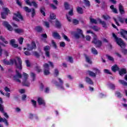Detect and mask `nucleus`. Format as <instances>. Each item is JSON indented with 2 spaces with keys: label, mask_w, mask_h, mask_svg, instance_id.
I'll use <instances>...</instances> for the list:
<instances>
[{
  "label": "nucleus",
  "mask_w": 127,
  "mask_h": 127,
  "mask_svg": "<svg viewBox=\"0 0 127 127\" xmlns=\"http://www.w3.org/2000/svg\"><path fill=\"white\" fill-rule=\"evenodd\" d=\"M112 35L114 38H115L117 44H118L120 47L123 48L126 47V46H127L125 42H124V41H123V40H122L121 38H118V37H117V35L115 34V33H113Z\"/></svg>",
  "instance_id": "f03ea898"
},
{
  "label": "nucleus",
  "mask_w": 127,
  "mask_h": 127,
  "mask_svg": "<svg viewBox=\"0 0 127 127\" xmlns=\"http://www.w3.org/2000/svg\"><path fill=\"white\" fill-rule=\"evenodd\" d=\"M77 11L78 13L82 14L83 13V9L81 7H78L77 8Z\"/></svg>",
  "instance_id": "f704fd0d"
},
{
  "label": "nucleus",
  "mask_w": 127,
  "mask_h": 127,
  "mask_svg": "<svg viewBox=\"0 0 127 127\" xmlns=\"http://www.w3.org/2000/svg\"><path fill=\"white\" fill-rule=\"evenodd\" d=\"M97 20L100 22V23H101V24H102L103 27H104V28H107V27H108V26H107V24L106 23V22L102 21L101 19H98Z\"/></svg>",
  "instance_id": "dca6fc26"
},
{
  "label": "nucleus",
  "mask_w": 127,
  "mask_h": 127,
  "mask_svg": "<svg viewBox=\"0 0 127 127\" xmlns=\"http://www.w3.org/2000/svg\"><path fill=\"white\" fill-rule=\"evenodd\" d=\"M90 21L91 23H95V24H96V23H98L97 21H96V19L93 18H90Z\"/></svg>",
  "instance_id": "e433bc0d"
},
{
  "label": "nucleus",
  "mask_w": 127,
  "mask_h": 127,
  "mask_svg": "<svg viewBox=\"0 0 127 127\" xmlns=\"http://www.w3.org/2000/svg\"><path fill=\"white\" fill-rule=\"evenodd\" d=\"M30 76L33 78V81H35V73L33 72L30 73Z\"/></svg>",
  "instance_id": "79ce46f5"
},
{
  "label": "nucleus",
  "mask_w": 127,
  "mask_h": 127,
  "mask_svg": "<svg viewBox=\"0 0 127 127\" xmlns=\"http://www.w3.org/2000/svg\"><path fill=\"white\" fill-rule=\"evenodd\" d=\"M36 30L38 31V32H40V31H42V28L41 27L38 26L36 28Z\"/></svg>",
  "instance_id": "37998d69"
},
{
  "label": "nucleus",
  "mask_w": 127,
  "mask_h": 127,
  "mask_svg": "<svg viewBox=\"0 0 127 127\" xmlns=\"http://www.w3.org/2000/svg\"><path fill=\"white\" fill-rule=\"evenodd\" d=\"M0 40L3 41V42L5 43V44H7V43H8L7 41H5V39H4V38L2 36H0Z\"/></svg>",
  "instance_id": "c9c22d12"
},
{
  "label": "nucleus",
  "mask_w": 127,
  "mask_h": 127,
  "mask_svg": "<svg viewBox=\"0 0 127 127\" xmlns=\"http://www.w3.org/2000/svg\"><path fill=\"white\" fill-rule=\"evenodd\" d=\"M93 71H94L96 74L100 73V70L96 68H93Z\"/></svg>",
  "instance_id": "4d7b16f0"
},
{
  "label": "nucleus",
  "mask_w": 127,
  "mask_h": 127,
  "mask_svg": "<svg viewBox=\"0 0 127 127\" xmlns=\"http://www.w3.org/2000/svg\"><path fill=\"white\" fill-rule=\"evenodd\" d=\"M58 81L55 82L56 86H57L58 89H61L62 90H64V87H63V80L60 78L58 79Z\"/></svg>",
  "instance_id": "20e7f679"
},
{
  "label": "nucleus",
  "mask_w": 127,
  "mask_h": 127,
  "mask_svg": "<svg viewBox=\"0 0 127 127\" xmlns=\"http://www.w3.org/2000/svg\"><path fill=\"white\" fill-rule=\"evenodd\" d=\"M2 113H3V116L5 117V118H6V119H8L9 117L6 113H5L4 111H3V112Z\"/></svg>",
  "instance_id": "bf43d9fd"
},
{
  "label": "nucleus",
  "mask_w": 127,
  "mask_h": 127,
  "mask_svg": "<svg viewBox=\"0 0 127 127\" xmlns=\"http://www.w3.org/2000/svg\"><path fill=\"white\" fill-rule=\"evenodd\" d=\"M38 104L40 105H45V102H44V100H43V99H42V98L39 97L38 98Z\"/></svg>",
  "instance_id": "f3484780"
},
{
  "label": "nucleus",
  "mask_w": 127,
  "mask_h": 127,
  "mask_svg": "<svg viewBox=\"0 0 127 127\" xmlns=\"http://www.w3.org/2000/svg\"><path fill=\"white\" fill-rule=\"evenodd\" d=\"M25 2L28 5H30V6H31V5H33L35 7V8H37L38 7V4H37V3L35 2V1H33L31 2H29V0H25Z\"/></svg>",
  "instance_id": "9d476101"
},
{
  "label": "nucleus",
  "mask_w": 127,
  "mask_h": 127,
  "mask_svg": "<svg viewBox=\"0 0 127 127\" xmlns=\"http://www.w3.org/2000/svg\"><path fill=\"white\" fill-rule=\"evenodd\" d=\"M59 74V71H58V69H56L55 70V72H54L55 76H58Z\"/></svg>",
  "instance_id": "3c124183"
},
{
  "label": "nucleus",
  "mask_w": 127,
  "mask_h": 127,
  "mask_svg": "<svg viewBox=\"0 0 127 127\" xmlns=\"http://www.w3.org/2000/svg\"><path fill=\"white\" fill-rule=\"evenodd\" d=\"M40 12H41V13L42 14H43V15L44 16H45L46 15V14H45V8H44V7L41 8Z\"/></svg>",
  "instance_id": "cd10ccee"
},
{
  "label": "nucleus",
  "mask_w": 127,
  "mask_h": 127,
  "mask_svg": "<svg viewBox=\"0 0 127 127\" xmlns=\"http://www.w3.org/2000/svg\"><path fill=\"white\" fill-rule=\"evenodd\" d=\"M19 19H21L22 20L23 19L22 16H21V14H20V13H19V12L15 13L13 17V20H15V21H19Z\"/></svg>",
  "instance_id": "39448f33"
},
{
  "label": "nucleus",
  "mask_w": 127,
  "mask_h": 127,
  "mask_svg": "<svg viewBox=\"0 0 127 127\" xmlns=\"http://www.w3.org/2000/svg\"><path fill=\"white\" fill-rule=\"evenodd\" d=\"M44 49L45 52H49V50H50V47H49V46H46L44 47Z\"/></svg>",
  "instance_id": "58836bf2"
},
{
  "label": "nucleus",
  "mask_w": 127,
  "mask_h": 127,
  "mask_svg": "<svg viewBox=\"0 0 127 127\" xmlns=\"http://www.w3.org/2000/svg\"><path fill=\"white\" fill-rule=\"evenodd\" d=\"M88 74L89 75V76H91V77H96L97 74L96 73H94L93 71H88Z\"/></svg>",
  "instance_id": "a878e982"
},
{
  "label": "nucleus",
  "mask_w": 127,
  "mask_h": 127,
  "mask_svg": "<svg viewBox=\"0 0 127 127\" xmlns=\"http://www.w3.org/2000/svg\"><path fill=\"white\" fill-rule=\"evenodd\" d=\"M91 36L87 35L85 36V39L87 41H91Z\"/></svg>",
  "instance_id": "8fccbe9b"
},
{
  "label": "nucleus",
  "mask_w": 127,
  "mask_h": 127,
  "mask_svg": "<svg viewBox=\"0 0 127 127\" xmlns=\"http://www.w3.org/2000/svg\"><path fill=\"white\" fill-rule=\"evenodd\" d=\"M56 26L58 28H60V27H61V24H60V22H59V21H57L56 22Z\"/></svg>",
  "instance_id": "ea45409f"
},
{
  "label": "nucleus",
  "mask_w": 127,
  "mask_h": 127,
  "mask_svg": "<svg viewBox=\"0 0 127 127\" xmlns=\"http://www.w3.org/2000/svg\"><path fill=\"white\" fill-rule=\"evenodd\" d=\"M92 29L93 30H95V31H99V30H100V28L94 26L92 27Z\"/></svg>",
  "instance_id": "c03bdc74"
},
{
  "label": "nucleus",
  "mask_w": 127,
  "mask_h": 127,
  "mask_svg": "<svg viewBox=\"0 0 127 127\" xmlns=\"http://www.w3.org/2000/svg\"><path fill=\"white\" fill-rule=\"evenodd\" d=\"M80 34H78L77 33H76L75 34H74V37L75 38H76V39H79V38H80Z\"/></svg>",
  "instance_id": "49530a36"
},
{
  "label": "nucleus",
  "mask_w": 127,
  "mask_h": 127,
  "mask_svg": "<svg viewBox=\"0 0 127 127\" xmlns=\"http://www.w3.org/2000/svg\"><path fill=\"white\" fill-rule=\"evenodd\" d=\"M84 1L85 4H86V5H87V6H90V2L89 1V0H84Z\"/></svg>",
  "instance_id": "13d9d810"
},
{
  "label": "nucleus",
  "mask_w": 127,
  "mask_h": 127,
  "mask_svg": "<svg viewBox=\"0 0 127 127\" xmlns=\"http://www.w3.org/2000/svg\"><path fill=\"white\" fill-rule=\"evenodd\" d=\"M85 56L86 62L89 64H92V61L90 59V58H89V57H88L87 55H85Z\"/></svg>",
  "instance_id": "c85d7f7f"
},
{
  "label": "nucleus",
  "mask_w": 127,
  "mask_h": 127,
  "mask_svg": "<svg viewBox=\"0 0 127 127\" xmlns=\"http://www.w3.org/2000/svg\"><path fill=\"white\" fill-rule=\"evenodd\" d=\"M52 43L53 47L55 48H56V49L57 48V46L56 45V43H55V42H54V41H52Z\"/></svg>",
  "instance_id": "0e129e2a"
},
{
  "label": "nucleus",
  "mask_w": 127,
  "mask_h": 127,
  "mask_svg": "<svg viewBox=\"0 0 127 127\" xmlns=\"http://www.w3.org/2000/svg\"><path fill=\"white\" fill-rule=\"evenodd\" d=\"M111 69L113 72H117L119 70V66L115 64L112 67Z\"/></svg>",
  "instance_id": "5701e85b"
},
{
  "label": "nucleus",
  "mask_w": 127,
  "mask_h": 127,
  "mask_svg": "<svg viewBox=\"0 0 127 127\" xmlns=\"http://www.w3.org/2000/svg\"><path fill=\"white\" fill-rule=\"evenodd\" d=\"M119 74L120 76H124L125 74H127V69L125 68H122L119 70Z\"/></svg>",
  "instance_id": "6ab92c4d"
},
{
  "label": "nucleus",
  "mask_w": 127,
  "mask_h": 127,
  "mask_svg": "<svg viewBox=\"0 0 127 127\" xmlns=\"http://www.w3.org/2000/svg\"><path fill=\"white\" fill-rule=\"evenodd\" d=\"M86 82H87V83L88 84H90V85H93V84H94L92 79L89 77L86 78Z\"/></svg>",
  "instance_id": "393cba45"
},
{
  "label": "nucleus",
  "mask_w": 127,
  "mask_h": 127,
  "mask_svg": "<svg viewBox=\"0 0 127 127\" xmlns=\"http://www.w3.org/2000/svg\"><path fill=\"white\" fill-rule=\"evenodd\" d=\"M2 25L4 26V27H6L8 29V30H9V31H11L12 30V27L8 24V22L6 21H3L2 22Z\"/></svg>",
  "instance_id": "9b49d317"
},
{
  "label": "nucleus",
  "mask_w": 127,
  "mask_h": 127,
  "mask_svg": "<svg viewBox=\"0 0 127 127\" xmlns=\"http://www.w3.org/2000/svg\"><path fill=\"white\" fill-rule=\"evenodd\" d=\"M4 90L5 91V92H10V89H9V88H8L7 87H5L4 88Z\"/></svg>",
  "instance_id": "338daca9"
},
{
  "label": "nucleus",
  "mask_w": 127,
  "mask_h": 127,
  "mask_svg": "<svg viewBox=\"0 0 127 127\" xmlns=\"http://www.w3.org/2000/svg\"><path fill=\"white\" fill-rule=\"evenodd\" d=\"M61 47H65V42H62L60 43Z\"/></svg>",
  "instance_id": "e2e57ef3"
},
{
  "label": "nucleus",
  "mask_w": 127,
  "mask_h": 127,
  "mask_svg": "<svg viewBox=\"0 0 127 127\" xmlns=\"http://www.w3.org/2000/svg\"><path fill=\"white\" fill-rule=\"evenodd\" d=\"M33 55L36 57H39V54L37 52H34L33 53Z\"/></svg>",
  "instance_id": "6e6d98bb"
},
{
  "label": "nucleus",
  "mask_w": 127,
  "mask_h": 127,
  "mask_svg": "<svg viewBox=\"0 0 127 127\" xmlns=\"http://www.w3.org/2000/svg\"><path fill=\"white\" fill-rule=\"evenodd\" d=\"M16 60L19 62V64H16V75L13 77V79L17 83H21V81H20V79H19L21 78L23 85H24V86L28 87V86L30 85L29 81H28V74H27L26 73L23 72V75H22L21 74L18 72V71H20L22 69V65H21L22 62H21V59L18 57H17L16 58Z\"/></svg>",
  "instance_id": "f257e3e1"
},
{
  "label": "nucleus",
  "mask_w": 127,
  "mask_h": 127,
  "mask_svg": "<svg viewBox=\"0 0 127 127\" xmlns=\"http://www.w3.org/2000/svg\"><path fill=\"white\" fill-rule=\"evenodd\" d=\"M92 36L93 37V39L92 42V43L95 44L96 47H101L102 46V41L98 39L97 38V35L95 34H93Z\"/></svg>",
  "instance_id": "7ed1b4c3"
},
{
  "label": "nucleus",
  "mask_w": 127,
  "mask_h": 127,
  "mask_svg": "<svg viewBox=\"0 0 127 127\" xmlns=\"http://www.w3.org/2000/svg\"><path fill=\"white\" fill-rule=\"evenodd\" d=\"M52 35L53 37L56 39H61V36H60V35H59V33H58L57 32H53L52 33Z\"/></svg>",
  "instance_id": "4468645a"
},
{
  "label": "nucleus",
  "mask_w": 127,
  "mask_h": 127,
  "mask_svg": "<svg viewBox=\"0 0 127 127\" xmlns=\"http://www.w3.org/2000/svg\"><path fill=\"white\" fill-rule=\"evenodd\" d=\"M43 25L44 26H46V27H47V28H49V27H50V24H49V22L47 21H44Z\"/></svg>",
  "instance_id": "c756f323"
},
{
  "label": "nucleus",
  "mask_w": 127,
  "mask_h": 127,
  "mask_svg": "<svg viewBox=\"0 0 127 127\" xmlns=\"http://www.w3.org/2000/svg\"><path fill=\"white\" fill-rule=\"evenodd\" d=\"M76 31V33L80 34L82 38H85V35L83 34V31L82 30L80 29H77Z\"/></svg>",
  "instance_id": "a211bd4d"
},
{
  "label": "nucleus",
  "mask_w": 127,
  "mask_h": 127,
  "mask_svg": "<svg viewBox=\"0 0 127 127\" xmlns=\"http://www.w3.org/2000/svg\"><path fill=\"white\" fill-rule=\"evenodd\" d=\"M63 37L65 40H66V41L69 42L70 39L68 38V37H67V36L65 35L64 34H63Z\"/></svg>",
  "instance_id": "4c0bfd02"
},
{
  "label": "nucleus",
  "mask_w": 127,
  "mask_h": 127,
  "mask_svg": "<svg viewBox=\"0 0 127 127\" xmlns=\"http://www.w3.org/2000/svg\"><path fill=\"white\" fill-rule=\"evenodd\" d=\"M23 38L22 37H21V38H19L18 39V42H19V43L21 45L22 44L23 42Z\"/></svg>",
  "instance_id": "a18cd8bd"
},
{
  "label": "nucleus",
  "mask_w": 127,
  "mask_h": 127,
  "mask_svg": "<svg viewBox=\"0 0 127 127\" xmlns=\"http://www.w3.org/2000/svg\"><path fill=\"white\" fill-rule=\"evenodd\" d=\"M110 8L113 12L114 13H118V10L115 8L114 5H112L110 6Z\"/></svg>",
  "instance_id": "b1692460"
},
{
  "label": "nucleus",
  "mask_w": 127,
  "mask_h": 127,
  "mask_svg": "<svg viewBox=\"0 0 127 127\" xmlns=\"http://www.w3.org/2000/svg\"><path fill=\"white\" fill-rule=\"evenodd\" d=\"M106 57H107L108 59L110 61H112V62H114V61H115L114 58H113V57H112L109 55H107Z\"/></svg>",
  "instance_id": "473e14b6"
},
{
  "label": "nucleus",
  "mask_w": 127,
  "mask_h": 127,
  "mask_svg": "<svg viewBox=\"0 0 127 127\" xmlns=\"http://www.w3.org/2000/svg\"><path fill=\"white\" fill-rule=\"evenodd\" d=\"M104 73H106V74H110V75L112 74L111 71L109 70V69H104Z\"/></svg>",
  "instance_id": "864d4df0"
},
{
  "label": "nucleus",
  "mask_w": 127,
  "mask_h": 127,
  "mask_svg": "<svg viewBox=\"0 0 127 127\" xmlns=\"http://www.w3.org/2000/svg\"><path fill=\"white\" fill-rule=\"evenodd\" d=\"M64 7L65 9H69V4L67 2H64Z\"/></svg>",
  "instance_id": "de8ad7c7"
},
{
  "label": "nucleus",
  "mask_w": 127,
  "mask_h": 127,
  "mask_svg": "<svg viewBox=\"0 0 127 127\" xmlns=\"http://www.w3.org/2000/svg\"><path fill=\"white\" fill-rule=\"evenodd\" d=\"M119 82L120 84L123 85V86H127V82L125 81V80H119Z\"/></svg>",
  "instance_id": "2f4dec72"
},
{
  "label": "nucleus",
  "mask_w": 127,
  "mask_h": 127,
  "mask_svg": "<svg viewBox=\"0 0 127 127\" xmlns=\"http://www.w3.org/2000/svg\"><path fill=\"white\" fill-rule=\"evenodd\" d=\"M23 8L25 11H26V12H31L32 17H33V16L35 15V10L34 9V8H32L30 9L29 8V7L27 6H25Z\"/></svg>",
  "instance_id": "423d86ee"
},
{
  "label": "nucleus",
  "mask_w": 127,
  "mask_h": 127,
  "mask_svg": "<svg viewBox=\"0 0 127 127\" xmlns=\"http://www.w3.org/2000/svg\"><path fill=\"white\" fill-rule=\"evenodd\" d=\"M44 73L45 75H49L50 72L49 71V65L47 64H45L43 65Z\"/></svg>",
  "instance_id": "1a4fd4ad"
},
{
  "label": "nucleus",
  "mask_w": 127,
  "mask_h": 127,
  "mask_svg": "<svg viewBox=\"0 0 127 127\" xmlns=\"http://www.w3.org/2000/svg\"><path fill=\"white\" fill-rule=\"evenodd\" d=\"M3 10L4 12H2L1 14L2 18L4 19L5 18V16L7 15V13L9 11V10L7 8H4Z\"/></svg>",
  "instance_id": "ddd939ff"
},
{
  "label": "nucleus",
  "mask_w": 127,
  "mask_h": 127,
  "mask_svg": "<svg viewBox=\"0 0 127 127\" xmlns=\"http://www.w3.org/2000/svg\"><path fill=\"white\" fill-rule=\"evenodd\" d=\"M119 8L120 11V13L121 14H124V13H125V10H124V7L123 6V5H122L121 3L119 4Z\"/></svg>",
  "instance_id": "aec40b11"
},
{
  "label": "nucleus",
  "mask_w": 127,
  "mask_h": 127,
  "mask_svg": "<svg viewBox=\"0 0 127 127\" xmlns=\"http://www.w3.org/2000/svg\"><path fill=\"white\" fill-rule=\"evenodd\" d=\"M122 52H123V53H124V54H127V50L125 49H122Z\"/></svg>",
  "instance_id": "774afa93"
},
{
  "label": "nucleus",
  "mask_w": 127,
  "mask_h": 127,
  "mask_svg": "<svg viewBox=\"0 0 127 127\" xmlns=\"http://www.w3.org/2000/svg\"><path fill=\"white\" fill-rule=\"evenodd\" d=\"M72 23L73 24H75V25H76V24H79V21L76 19H74L72 20Z\"/></svg>",
  "instance_id": "a19ab883"
},
{
  "label": "nucleus",
  "mask_w": 127,
  "mask_h": 127,
  "mask_svg": "<svg viewBox=\"0 0 127 127\" xmlns=\"http://www.w3.org/2000/svg\"><path fill=\"white\" fill-rule=\"evenodd\" d=\"M36 71H37V72H41V71H42V70L41 69H40V66H37L36 67Z\"/></svg>",
  "instance_id": "09e8293b"
},
{
  "label": "nucleus",
  "mask_w": 127,
  "mask_h": 127,
  "mask_svg": "<svg viewBox=\"0 0 127 127\" xmlns=\"http://www.w3.org/2000/svg\"><path fill=\"white\" fill-rule=\"evenodd\" d=\"M18 62V63H17ZM16 62V60H11L9 62H7L6 60H3V63L4 64H5L6 65H11V64H13V63H15V66H16V64H19V62L18 61Z\"/></svg>",
  "instance_id": "6e6552de"
},
{
  "label": "nucleus",
  "mask_w": 127,
  "mask_h": 127,
  "mask_svg": "<svg viewBox=\"0 0 127 127\" xmlns=\"http://www.w3.org/2000/svg\"><path fill=\"white\" fill-rule=\"evenodd\" d=\"M116 95H117L118 98H121V97H122V94H121V93L119 91L116 92Z\"/></svg>",
  "instance_id": "5fc2aeb1"
},
{
  "label": "nucleus",
  "mask_w": 127,
  "mask_h": 127,
  "mask_svg": "<svg viewBox=\"0 0 127 127\" xmlns=\"http://www.w3.org/2000/svg\"><path fill=\"white\" fill-rule=\"evenodd\" d=\"M68 61H69V62H70V63H73V58H72V57H68Z\"/></svg>",
  "instance_id": "603ef678"
},
{
  "label": "nucleus",
  "mask_w": 127,
  "mask_h": 127,
  "mask_svg": "<svg viewBox=\"0 0 127 127\" xmlns=\"http://www.w3.org/2000/svg\"><path fill=\"white\" fill-rule=\"evenodd\" d=\"M0 111L1 113L3 112V106L1 104H0Z\"/></svg>",
  "instance_id": "69168bd1"
},
{
  "label": "nucleus",
  "mask_w": 127,
  "mask_h": 127,
  "mask_svg": "<svg viewBox=\"0 0 127 127\" xmlns=\"http://www.w3.org/2000/svg\"><path fill=\"white\" fill-rule=\"evenodd\" d=\"M120 34H121L122 36L124 38V39H126V40H127V31L125 30H121L120 31Z\"/></svg>",
  "instance_id": "f8f14e48"
},
{
  "label": "nucleus",
  "mask_w": 127,
  "mask_h": 127,
  "mask_svg": "<svg viewBox=\"0 0 127 127\" xmlns=\"http://www.w3.org/2000/svg\"><path fill=\"white\" fill-rule=\"evenodd\" d=\"M27 50L30 51L33 50V49H36V44H35V42H32L31 44H27Z\"/></svg>",
  "instance_id": "0eeeda50"
},
{
  "label": "nucleus",
  "mask_w": 127,
  "mask_h": 127,
  "mask_svg": "<svg viewBox=\"0 0 127 127\" xmlns=\"http://www.w3.org/2000/svg\"><path fill=\"white\" fill-rule=\"evenodd\" d=\"M3 122V123H4L6 126L8 125V123H7V120L5 119H2V118H0V123Z\"/></svg>",
  "instance_id": "bb28decb"
},
{
  "label": "nucleus",
  "mask_w": 127,
  "mask_h": 127,
  "mask_svg": "<svg viewBox=\"0 0 127 127\" xmlns=\"http://www.w3.org/2000/svg\"><path fill=\"white\" fill-rule=\"evenodd\" d=\"M15 43V40L12 39L10 41V44L11 45L12 47H14V48H16V47H18V45Z\"/></svg>",
  "instance_id": "2eb2a0df"
},
{
  "label": "nucleus",
  "mask_w": 127,
  "mask_h": 127,
  "mask_svg": "<svg viewBox=\"0 0 127 127\" xmlns=\"http://www.w3.org/2000/svg\"><path fill=\"white\" fill-rule=\"evenodd\" d=\"M50 18L51 19L49 20V21L51 22L52 23H53L52 19H55L56 18V15L54 14V13H51L50 14Z\"/></svg>",
  "instance_id": "412c9836"
},
{
  "label": "nucleus",
  "mask_w": 127,
  "mask_h": 127,
  "mask_svg": "<svg viewBox=\"0 0 127 127\" xmlns=\"http://www.w3.org/2000/svg\"><path fill=\"white\" fill-rule=\"evenodd\" d=\"M91 52L93 53V54H94V55H98V51H97V50H96L95 48H92L91 49Z\"/></svg>",
  "instance_id": "7c9ffc66"
},
{
  "label": "nucleus",
  "mask_w": 127,
  "mask_h": 127,
  "mask_svg": "<svg viewBox=\"0 0 127 127\" xmlns=\"http://www.w3.org/2000/svg\"><path fill=\"white\" fill-rule=\"evenodd\" d=\"M14 31L16 33H19V34H21V33H23L24 32L23 29L19 28L15 29Z\"/></svg>",
  "instance_id": "4be33fe9"
},
{
  "label": "nucleus",
  "mask_w": 127,
  "mask_h": 127,
  "mask_svg": "<svg viewBox=\"0 0 127 127\" xmlns=\"http://www.w3.org/2000/svg\"><path fill=\"white\" fill-rule=\"evenodd\" d=\"M51 7L53 8V9H57V7L55 6V5H54L53 4H51Z\"/></svg>",
  "instance_id": "680f3d73"
},
{
  "label": "nucleus",
  "mask_w": 127,
  "mask_h": 127,
  "mask_svg": "<svg viewBox=\"0 0 127 127\" xmlns=\"http://www.w3.org/2000/svg\"><path fill=\"white\" fill-rule=\"evenodd\" d=\"M102 17L105 20L111 19V17H110V16H109V15H103Z\"/></svg>",
  "instance_id": "72a5a7b5"
},
{
  "label": "nucleus",
  "mask_w": 127,
  "mask_h": 127,
  "mask_svg": "<svg viewBox=\"0 0 127 127\" xmlns=\"http://www.w3.org/2000/svg\"><path fill=\"white\" fill-rule=\"evenodd\" d=\"M31 102H32L33 105L35 107H36V101L32 100Z\"/></svg>",
  "instance_id": "052dcab7"
}]
</instances>
